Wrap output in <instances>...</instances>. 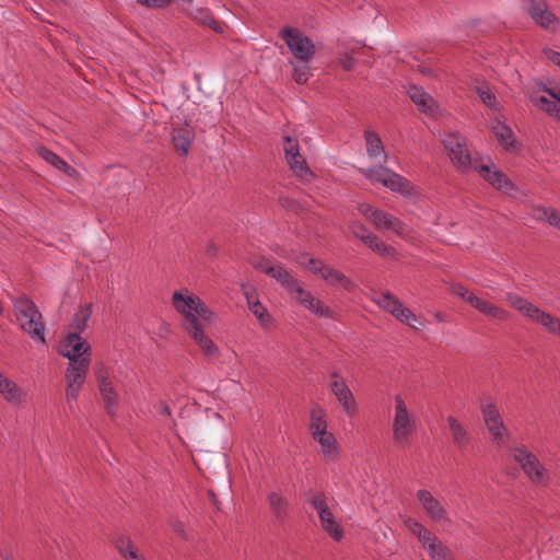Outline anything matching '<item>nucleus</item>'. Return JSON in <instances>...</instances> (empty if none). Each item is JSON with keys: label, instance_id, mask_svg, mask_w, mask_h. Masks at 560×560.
<instances>
[{"label": "nucleus", "instance_id": "obj_1", "mask_svg": "<svg viewBox=\"0 0 560 560\" xmlns=\"http://www.w3.org/2000/svg\"><path fill=\"white\" fill-rule=\"evenodd\" d=\"M171 302L189 338L207 359L217 360L220 349L206 330L217 319L214 311L187 288L174 291Z\"/></svg>", "mask_w": 560, "mask_h": 560}, {"label": "nucleus", "instance_id": "obj_2", "mask_svg": "<svg viewBox=\"0 0 560 560\" xmlns=\"http://www.w3.org/2000/svg\"><path fill=\"white\" fill-rule=\"evenodd\" d=\"M394 401L392 440L396 448L406 450L417 436L419 420L400 395H396Z\"/></svg>", "mask_w": 560, "mask_h": 560}, {"label": "nucleus", "instance_id": "obj_3", "mask_svg": "<svg viewBox=\"0 0 560 560\" xmlns=\"http://www.w3.org/2000/svg\"><path fill=\"white\" fill-rule=\"evenodd\" d=\"M511 456L533 486L546 488L551 483L552 474L550 469L526 445L513 447Z\"/></svg>", "mask_w": 560, "mask_h": 560}, {"label": "nucleus", "instance_id": "obj_4", "mask_svg": "<svg viewBox=\"0 0 560 560\" xmlns=\"http://www.w3.org/2000/svg\"><path fill=\"white\" fill-rule=\"evenodd\" d=\"M310 434L319 445V453L327 460H335L339 455V443L329 430L326 411L322 407H313L310 411Z\"/></svg>", "mask_w": 560, "mask_h": 560}, {"label": "nucleus", "instance_id": "obj_5", "mask_svg": "<svg viewBox=\"0 0 560 560\" xmlns=\"http://www.w3.org/2000/svg\"><path fill=\"white\" fill-rule=\"evenodd\" d=\"M13 311L18 326L34 341L46 343V325L35 303L27 298H20L14 302Z\"/></svg>", "mask_w": 560, "mask_h": 560}, {"label": "nucleus", "instance_id": "obj_6", "mask_svg": "<svg viewBox=\"0 0 560 560\" xmlns=\"http://www.w3.org/2000/svg\"><path fill=\"white\" fill-rule=\"evenodd\" d=\"M359 212L364 215L378 231H390L398 237L413 242V231L400 219L375 209L371 205L361 203L358 207Z\"/></svg>", "mask_w": 560, "mask_h": 560}, {"label": "nucleus", "instance_id": "obj_7", "mask_svg": "<svg viewBox=\"0 0 560 560\" xmlns=\"http://www.w3.org/2000/svg\"><path fill=\"white\" fill-rule=\"evenodd\" d=\"M93 372L105 409L108 415L115 416L119 405V394L113 381L114 369L104 361H97Z\"/></svg>", "mask_w": 560, "mask_h": 560}, {"label": "nucleus", "instance_id": "obj_8", "mask_svg": "<svg viewBox=\"0 0 560 560\" xmlns=\"http://www.w3.org/2000/svg\"><path fill=\"white\" fill-rule=\"evenodd\" d=\"M296 262L313 275L319 277L328 285L342 288L347 291L351 290L353 287L351 280L341 271L324 264L322 260L311 258L306 254L300 255L296 258Z\"/></svg>", "mask_w": 560, "mask_h": 560}, {"label": "nucleus", "instance_id": "obj_9", "mask_svg": "<svg viewBox=\"0 0 560 560\" xmlns=\"http://www.w3.org/2000/svg\"><path fill=\"white\" fill-rule=\"evenodd\" d=\"M373 301L383 310L390 313L401 324L413 329H420L423 322L408 307L389 292H378L373 296Z\"/></svg>", "mask_w": 560, "mask_h": 560}, {"label": "nucleus", "instance_id": "obj_10", "mask_svg": "<svg viewBox=\"0 0 560 560\" xmlns=\"http://www.w3.org/2000/svg\"><path fill=\"white\" fill-rule=\"evenodd\" d=\"M443 145L453 165L462 173L474 168V160L467 149L466 138L458 132H450L443 138Z\"/></svg>", "mask_w": 560, "mask_h": 560}, {"label": "nucleus", "instance_id": "obj_11", "mask_svg": "<svg viewBox=\"0 0 560 560\" xmlns=\"http://www.w3.org/2000/svg\"><path fill=\"white\" fill-rule=\"evenodd\" d=\"M279 36L284 40L290 52L301 62H310L315 55L314 43L299 28L284 27Z\"/></svg>", "mask_w": 560, "mask_h": 560}, {"label": "nucleus", "instance_id": "obj_12", "mask_svg": "<svg viewBox=\"0 0 560 560\" xmlns=\"http://www.w3.org/2000/svg\"><path fill=\"white\" fill-rule=\"evenodd\" d=\"M474 170L493 188L504 194L515 190L514 184L489 156L474 159Z\"/></svg>", "mask_w": 560, "mask_h": 560}, {"label": "nucleus", "instance_id": "obj_13", "mask_svg": "<svg viewBox=\"0 0 560 560\" xmlns=\"http://www.w3.org/2000/svg\"><path fill=\"white\" fill-rule=\"evenodd\" d=\"M308 502L316 510L322 528L336 541L345 537V530L330 511L327 498L323 492L316 491L310 494Z\"/></svg>", "mask_w": 560, "mask_h": 560}, {"label": "nucleus", "instance_id": "obj_14", "mask_svg": "<svg viewBox=\"0 0 560 560\" xmlns=\"http://www.w3.org/2000/svg\"><path fill=\"white\" fill-rule=\"evenodd\" d=\"M362 173L371 183L382 184L392 191L400 192L405 196H411L415 191L410 182L387 167L380 166L364 170Z\"/></svg>", "mask_w": 560, "mask_h": 560}, {"label": "nucleus", "instance_id": "obj_15", "mask_svg": "<svg viewBox=\"0 0 560 560\" xmlns=\"http://www.w3.org/2000/svg\"><path fill=\"white\" fill-rule=\"evenodd\" d=\"M452 292L490 319L503 322L510 318V313L506 310L476 295L460 284H453Z\"/></svg>", "mask_w": 560, "mask_h": 560}, {"label": "nucleus", "instance_id": "obj_16", "mask_svg": "<svg viewBox=\"0 0 560 560\" xmlns=\"http://www.w3.org/2000/svg\"><path fill=\"white\" fill-rule=\"evenodd\" d=\"M329 389L331 394L336 397L342 411L348 417H354L358 413L359 407L354 398V395L351 392L350 387L348 386L346 378L341 376L340 373H330Z\"/></svg>", "mask_w": 560, "mask_h": 560}, {"label": "nucleus", "instance_id": "obj_17", "mask_svg": "<svg viewBox=\"0 0 560 560\" xmlns=\"http://www.w3.org/2000/svg\"><path fill=\"white\" fill-rule=\"evenodd\" d=\"M416 498L424 514L432 522L439 524H445L450 522V513L447 509L444 506L442 501L431 491L427 489H420L417 491Z\"/></svg>", "mask_w": 560, "mask_h": 560}, {"label": "nucleus", "instance_id": "obj_18", "mask_svg": "<svg viewBox=\"0 0 560 560\" xmlns=\"http://www.w3.org/2000/svg\"><path fill=\"white\" fill-rule=\"evenodd\" d=\"M90 361L68 363L66 370V397L69 401H75L85 383Z\"/></svg>", "mask_w": 560, "mask_h": 560}, {"label": "nucleus", "instance_id": "obj_19", "mask_svg": "<svg viewBox=\"0 0 560 560\" xmlns=\"http://www.w3.org/2000/svg\"><path fill=\"white\" fill-rule=\"evenodd\" d=\"M525 10L532 20L544 30L555 31L559 26V20L549 9L546 0H527Z\"/></svg>", "mask_w": 560, "mask_h": 560}, {"label": "nucleus", "instance_id": "obj_20", "mask_svg": "<svg viewBox=\"0 0 560 560\" xmlns=\"http://www.w3.org/2000/svg\"><path fill=\"white\" fill-rule=\"evenodd\" d=\"M60 354L69 360V363L90 361L85 354L90 351L89 343L77 332H70L60 345Z\"/></svg>", "mask_w": 560, "mask_h": 560}, {"label": "nucleus", "instance_id": "obj_21", "mask_svg": "<svg viewBox=\"0 0 560 560\" xmlns=\"http://www.w3.org/2000/svg\"><path fill=\"white\" fill-rule=\"evenodd\" d=\"M482 416L492 440L497 443H504L508 440L509 431L503 423L498 407L492 402L485 404Z\"/></svg>", "mask_w": 560, "mask_h": 560}, {"label": "nucleus", "instance_id": "obj_22", "mask_svg": "<svg viewBox=\"0 0 560 560\" xmlns=\"http://www.w3.org/2000/svg\"><path fill=\"white\" fill-rule=\"evenodd\" d=\"M295 301L318 317L335 319L336 315L332 310L324 304L323 301L315 298L310 291L302 287L293 294Z\"/></svg>", "mask_w": 560, "mask_h": 560}, {"label": "nucleus", "instance_id": "obj_23", "mask_svg": "<svg viewBox=\"0 0 560 560\" xmlns=\"http://www.w3.org/2000/svg\"><path fill=\"white\" fill-rule=\"evenodd\" d=\"M408 95L418 109L427 116L434 117L440 113V107L434 98L428 94L422 88L410 86Z\"/></svg>", "mask_w": 560, "mask_h": 560}, {"label": "nucleus", "instance_id": "obj_24", "mask_svg": "<svg viewBox=\"0 0 560 560\" xmlns=\"http://www.w3.org/2000/svg\"><path fill=\"white\" fill-rule=\"evenodd\" d=\"M533 103L560 120V88L546 90L544 94L532 96Z\"/></svg>", "mask_w": 560, "mask_h": 560}, {"label": "nucleus", "instance_id": "obj_25", "mask_svg": "<svg viewBox=\"0 0 560 560\" xmlns=\"http://www.w3.org/2000/svg\"><path fill=\"white\" fill-rule=\"evenodd\" d=\"M264 272L280 283L290 294H294L300 288V282L281 265H268Z\"/></svg>", "mask_w": 560, "mask_h": 560}, {"label": "nucleus", "instance_id": "obj_26", "mask_svg": "<svg viewBox=\"0 0 560 560\" xmlns=\"http://www.w3.org/2000/svg\"><path fill=\"white\" fill-rule=\"evenodd\" d=\"M244 293L248 308L257 318L260 326L264 328H269L272 325V318L267 308L260 303L256 290L250 287H246L244 288Z\"/></svg>", "mask_w": 560, "mask_h": 560}, {"label": "nucleus", "instance_id": "obj_27", "mask_svg": "<svg viewBox=\"0 0 560 560\" xmlns=\"http://www.w3.org/2000/svg\"><path fill=\"white\" fill-rule=\"evenodd\" d=\"M0 395L10 404L21 405L26 400V393L2 372H0Z\"/></svg>", "mask_w": 560, "mask_h": 560}, {"label": "nucleus", "instance_id": "obj_28", "mask_svg": "<svg viewBox=\"0 0 560 560\" xmlns=\"http://www.w3.org/2000/svg\"><path fill=\"white\" fill-rule=\"evenodd\" d=\"M491 129H492L493 133L495 135L500 144L506 151L517 150V148H518L517 142H516L514 135L509 126H506L504 122L497 119L492 122Z\"/></svg>", "mask_w": 560, "mask_h": 560}, {"label": "nucleus", "instance_id": "obj_29", "mask_svg": "<svg viewBox=\"0 0 560 560\" xmlns=\"http://www.w3.org/2000/svg\"><path fill=\"white\" fill-rule=\"evenodd\" d=\"M363 243L371 248L373 252L378 254L380 256L388 259H396L397 258V250L383 242L378 236L371 233V235H366L363 237Z\"/></svg>", "mask_w": 560, "mask_h": 560}, {"label": "nucleus", "instance_id": "obj_30", "mask_svg": "<svg viewBox=\"0 0 560 560\" xmlns=\"http://www.w3.org/2000/svg\"><path fill=\"white\" fill-rule=\"evenodd\" d=\"M428 538V540H423L421 544L429 551L433 560H452L448 548L435 535L431 533Z\"/></svg>", "mask_w": 560, "mask_h": 560}, {"label": "nucleus", "instance_id": "obj_31", "mask_svg": "<svg viewBox=\"0 0 560 560\" xmlns=\"http://www.w3.org/2000/svg\"><path fill=\"white\" fill-rule=\"evenodd\" d=\"M116 548L124 560H147L129 537H120L116 541Z\"/></svg>", "mask_w": 560, "mask_h": 560}, {"label": "nucleus", "instance_id": "obj_32", "mask_svg": "<svg viewBox=\"0 0 560 560\" xmlns=\"http://www.w3.org/2000/svg\"><path fill=\"white\" fill-rule=\"evenodd\" d=\"M195 138L192 130L188 128H178L173 132V144L175 149L183 155H187Z\"/></svg>", "mask_w": 560, "mask_h": 560}, {"label": "nucleus", "instance_id": "obj_33", "mask_svg": "<svg viewBox=\"0 0 560 560\" xmlns=\"http://www.w3.org/2000/svg\"><path fill=\"white\" fill-rule=\"evenodd\" d=\"M91 315L92 304H85L80 306L71 320V328L74 330L73 332H83L88 327V323L91 318Z\"/></svg>", "mask_w": 560, "mask_h": 560}, {"label": "nucleus", "instance_id": "obj_34", "mask_svg": "<svg viewBox=\"0 0 560 560\" xmlns=\"http://www.w3.org/2000/svg\"><path fill=\"white\" fill-rule=\"evenodd\" d=\"M447 423L453 442L459 447L466 446L469 442V435L462 423L454 417H448Z\"/></svg>", "mask_w": 560, "mask_h": 560}, {"label": "nucleus", "instance_id": "obj_35", "mask_svg": "<svg viewBox=\"0 0 560 560\" xmlns=\"http://www.w3.org/2000/svg\"><path fill=\"white\" fill-rule=\"evenodd\" d=\"M37 154L46 162L65 172L66 174H71L73 172V168L66 161H63L60 156L45 147H39L37 149Z\"/></svg>", "mask_w": 560, "mask_h": 560}, {"label": "nucleus", "instance_id": "obj_36", "mask_svg": "<svg viewBox=\"0 0 560 560\" xmlns=\"http://www.w3.org/2000/svg\"><path fill=\"white\" fill-rule=\"evenodd\" d=\"M287 162L295 176L302 180L308 182L314 177L313 172L308 168L306 161L301 154L300 158L288 159Z\"/></svg>", "mask_w": 560, "mask_h": 560}, {"label": "nucleus", "instance_id": "obj_37", "mask_svg": "<svg viewBox=\"0 0 560 560\" xmlns=\"http://www.w3.org/2000/svg\"><path fill=\"white\" fill-rule=\"evenodd\" d=\"M365 145L368 154L373 158L377 159L380 156L384 155V148L381 138L377 133L374 131H366L365 132Z\"/></svg>", "mask_w": 560, "mask_h": 560}, {"label": "nucleus", "instance_id": "obj_38", "mask_svg": "<svg viewBox=\"0 0 560 560\" xmlns=\"http://www.w3.org/2000/svg\"><path fill=\"white\" fill-rule=\"evenodd\" d=\"M190 16L199 23L206 24L213 28L217 32H221L222 28L219 23L212 18L211 13L208 9L197 8L191 13Z\"/></svg>", "mask_w": 560, "mask_h": 560}, {"label": "nucleus", "instance_id": "obj_39", "mask_svg": "<svg viewBox=\"0 0 560 560\" xmlns=\"http://www.w3.org/2000/svg\"><path fill=\"white\" fill-rule=\"evenodd\" d=\"M268 502L271 511L278 518L282 517L285 514L288 501L281 493L271 492L268 497Z\"/></svg>", "mask_w": 560, "mask_h": 560}, {"label": "nucleus", "instance_id": "obj_40", "mask_svg": "<svg viewBox=\"0 0 560 560\" xmlns=\"http://www.w3.org/2000/svg\"><path fill=\"white\" fill-rule=\"evenodd\" d=\"M405 525L413 535L418 537L420 542L429 539L428 537L431 534V532L417 520L408 517L405 521Z\"/></svg>", "mask_w": 560, "mask_h": 560}, {"label": "nucleus", "instance_id": "obj_41", "mask_svg": "<svg viewBox=\"0 0 560 560\" xmlns=\"http://www.w3.org/2000/svg\"><path fill=\"white\" fill-rule=\"evenodd\" d=\"M283 150L285 154V159H298L300 158V148L299 143L295 139L290 136H285L283 138Z\"/></svg>", "mask_w": 560, "mask_h": 560}, {"label": "nucleus", "instance_id": "obj_42", "mask_svg": "<svg viewBox=\"0 0 560 560\" xmlns=\"http://www.w3.org/2000/svg\"><path fill=\"white\" fill-rule=\"evenodd\" d=\"M478 94L481 100V102L490 107V108H498V101L495 95L490 91L489 88L482 86L478 89Z\"/></svg>", "mask_w": 560, "mask_h": 560}, {"label": "nucleus", "instance_id": "obj_43", "mask_svg": "<svg viewBox=\"0 0 560 560\" xmlns=\"http://www.w3.org/2000/svg\"><path fill=\"white\" fill-rule=\"evenodd\" d=\"M311 75V69L306 65L293 66V78L296 83L304 84L307 82Z\"/></svg>", "mask_w": 560, "mask_h": 560}, {"label": "nucleus", "instance_id": "obj_44", "mask_svg": "<svg viewBox=\"0 0 560 560\" xmlns=\"http://www.w3.org/2000/svg\"><path fill=\"white\" fill-rule=\"evenodd\" d=\"M349 230L353 234V236L360 238L362 242L363 237H365L366 235H371V232L368 231V229L363 224L357 221L350 223Z\"/></svg>", "mask_w": 560, "mask_h": 560}, {"label": "nucleus", "instance_id": "obj_45", "mask_svg": "<svg viewBox=\"0 0 560 560\" xmlns=\"http://www.w3.org/2000/svg\"><path fill=\"white\" fill-rule=\"evenodd\" d=\"M544 217L546 218V220L548 221V223L557 229L560 230V213L552 210V209H548V210H545L544 211Z\"/></svg>", "mask_w": 560, "mask_h": 560}, {"label": "nucleus", "instance_id": "obj_46", "mask_svg": "<svg viewBox=\"0 0 560 560\" xmlns=\"http://www.w3.org/2000/svg\"><path fill=\"white\" fill-rule=\"evenodd\" d=\"M156 410L160 415L170 417L172 415L170 406L165 401H160L156 405Z\"/></svg>", "mask_w": 560, "mask_h": 560}, {"label": "nucleus", "instance_id": "obj_47", "mask_svg": "<svg viewBox=\"0 0 560 560\" xmlns=\"http://www.w3.org/2000/svg\"><path fill=\"white\" fill-rule=\"evenodd\" d=\"M340 65L345 70L349 71L354 67L355 60L352 57L347 56L340 60Z\"/></svg>", "mask_w": 560, "mask_h": 560}, {"label": "nucleus", "instance_id": "obj_48", "mask_svg": "<svg viewBox=\"0 0 560 560\" xmlns=\"http://www.w3.org/2000/svg\"><path fill=\"white\" fill-rule=\"evenodd\" d=\"M173 526V529L178 533V534H183L184 533V524L179 521H176L172 524Z\"/></svg>", "mask_w": 560, "mask_h": 560}, {"label": "nucleus", "instance_id": "obj_49", "mask_svg": "<svg viewBox=\"0 0 560 560\" xmlns=\"http://www.w3.org/2000/svg\"><path fill=\"white\" fill-rule=\"evenodd\" d=\"M207 253H208V255H210V256H215V254H217V247H215V245H214V244H209V245L207 246Z\"/></svg>", "mask_w": 560, "mask_h": 560}, {"label": "nucleus", "instance_id": "obj_50", "mask_svg": "<svg viewBox=\"0 0 560 560\" xmlns=\"http://www.w3.org/2000/svg\"><path fill=\"white\" fill-rule=\"evenodd\" d=\"M0 560H11L8 556H0Z\"/></svg>", "mask_w": 560, "mask_h": 560}]
</instances>
